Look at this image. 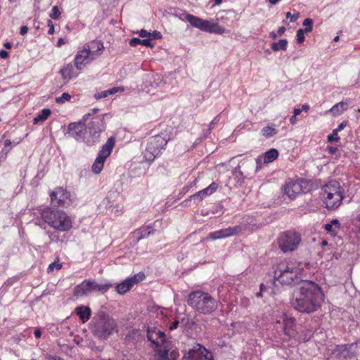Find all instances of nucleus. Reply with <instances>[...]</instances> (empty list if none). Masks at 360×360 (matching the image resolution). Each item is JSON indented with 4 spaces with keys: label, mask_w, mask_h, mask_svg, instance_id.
Returning <instances> with one entry per match:
<instances>
[{
    "label": "nucleus",
    "mask_w": 360,
    "mask_h": 360,
    "mask_svg": "<svg viewBox=\"0 0 360 360\" xmlns=\"http://www.w3.org/2000/svg\"><path fill=\"white\" fill-rule=\"evenodd\" d=\"M323 302V294L318 284L302 281L296 286L291 299L292 307L297 311L311 314L316 311Z\"/></svg>",
    "instance_id": "nucleus-1"
},
{
    "label": "nucleus",
    "mask_w": 360,
    "mask_h": 360,
    "mask_svg": "<svg viewBox=\"0 0 360 360\" xmlns=\"http://www.w3.org/2000/svg\"><path fill=\"white\" fill-rule=\"evenodd\" d=\"M301 269L299 265L288 261H281L274 269V280L282 285H297L301 280L299 277Z\"/></svg>",
    "instance_id": "nucleus-2"
},
{
    "label": "nucleus",
    "mask_w": 360,
    "mask_h": 360,
    "mask_svg": "<svg viewBox=\"0 0 360 360\" xmlns=\"http://www.w3.org/2000/svg\"><path fill=\"white\" fill-rule=\"evenodd\" d=\"M187 303L193 309L203 314H212L218 307V302L213 297L201 290L191 292L188 296Z\"/></svg>",
    "instance_id": "nucleus-3"
},
{
    "label": "nucleus",
    "mask_w": 360,
    "mask_h": 360,
    "mask_svg": "<svg viewBox=\"0 0 360 360\" xmlns=\"http://www.w3.org/2000/svg\"><path fill=\"white\" fill-rule=\"evenodd\" d=\"M118 326L115 319L105 312H100L91 322V331L95 336L107 339L114 333H118Z\"/></svg>",
    "instance_id": "nucleus-4"
},
{
    "label": "nucleus",
    "mask_w": 360,
    "mask_h": 360,
    "mask_svg": "<svg viewBox=\"0 0 360 360\" xmlns=\"http://www.w3.org/2000/svg\"><path fill=\"white\" fill-rule=\"evenodd\" d=\"M43 221L52 228L60 231H68L72 227V221L67 214L53 207H47L40 210Z\"/></svg>",
    "instance_id": "nucleus-5"
},
{
    "label": "nucleus",
    "mask_w": 360,
    "mask_h": 360,
    "mask_svg": "<svg viewBox=\"0 0 360 360\" xmlns=\"http://www.w3.org/2000/svg\"><path fill=\"white\" fill-rule=\"evenodd\" d=\"M321 195L328 210H336L342 202L345 191L338 181H330L323 187Z\"/></svg>",
    "instance_id": "nucleus-6"
},
{
    "label": "nucleus",
    "mask_w": 360,
    "mask_h": 360,
    "mask_svg": "<svg viewBox=\"0 0 360 360\" xmlns=\"http://www.w3.org/2000/svg\"><path fill=\"white\" fill-rule=\"evenodd\" d=\"M168 140L167 134H161L149 138L143 153L146 160L150 162H153L160 154L161 150L164 149Z\"/></svg>",
    "instance_id": "nucleus-7"
},
{
    "label": "nucleus",
    "mask_w": 360,
    "mask_h": 360,
    "mask_svg": "<svg viewBox=\"0 0 360 360\" xmlns=\"http://www.w3.org/2000/svg\"><path fill=\"white\" fill-rule=\"evenodd\" d=\"M185 18L193 27L202 31L214 34L225 32V28L213 20H204L189 13L186 14Z\"/></svg>",
    "instance_id": "nucleus-8"
},
{
    "label": "nucleus",
    "mask_w": 360,
    "mask_h": 360,
    "mask_svg": "<svg viewBox=\"0 0 360 360\" xmlns=\"http://www.w3.org/2000/svg\"><path fill=\"white\" fill-rule=\"evenodd\" d=\"M112 287L111 283H98L95 281L84 280L82 283L75 286L74 289L75 296L88 295L94 292L104 293Z\"/></svg>",
    "instance_id": "nucleus-9"
},
{
    "label": "nucleus",
    "mask_w": 360,
    "mask_h": 360,
    "mask_svg": "<svg viewBox=\"0 0 360 360\" xmlns=\"http://www.w3.org/2000/svg\"><path fill=\"white\" fill-rule=\"evenodd\" d=\"M301 236L295 231H288L280 234L278 238V247L283 252L295 250L301 243Z\"/></svg>",
    "instance_id": "nucleus-10"
},
{
    "label": "nucleus",
    "mask_w": 360,
    "mask_h": 360,
    "mask_svg": "<svg viewBox=\"0 0 360 360\" xmlns=\"http://www.w3.org/2000/svg\"><path fill=\"white\" fill-rule=\"evenodd\" d=\"M114 146L115 139L112 137H110L102 146L101 150L99 151L98 156L91 167L92 172L94 174H99L102 171L104 162L106 158L111 154Z\"/></svg>",
    "instance_id": "nucleus-11"
},
{
    "label": "nucleus",
    "mask_w": 360,
    "mask_h": 360,
    "mask_svg": "<svg viewBox=\"0 0 360 360\" xmlns=\"http://www.w3.org/2000/svg\"><path fill=\"white\" fill-rule=\"evenodd\" d=\"M70 197V193L61 187L56 188L50 194L51 205L58 207H65L69 205Z\"/></svg>",
    "instance_id": "nucleus-12"
},
{
    "label": "nucleus",
    "mask_w": 360,
    "mask_h": 360,
    "mask_svg": "<svg viewBox=\"0 0 360 360\" xmlns=\"http://www.w3.org/2000/svg\"><path fill=\"white\" fill-rule=\"evenodd\" d=\"M182 360H213L212 354L204 347L196 345L184 354Z\"/></svg>",
    "instance_id": "nucleus-13"
},
{
    "label": "nucleus",
    "mask_w": 360,
    "mask_h": 360,
    "mask_svg": "<svg viewBox=\"0 0 360 360\" xmlns=\"http://www.w3.org/2000/svg\"><path fill=\"white\" fill-rule=\"evenodd\" d=\"M105 129V125L103 115L94 116L91 118L88 125V129L92 137L93 142H96L98 140L101 132L103 131Z\"/></svg>",
    "instance_id": "nucleus-14"
},
{
    "label": "nucleus",
    "mask_w": 360,
    "mask_h": 360,
    "mask_svg": "<svg viewBox=\"0 0 360 360\" xmlns=\"http://www.w3.org/2000/svg\"><path fill=\"white\" fill-rule=\"evenodd\" d=\"M91 113L85 114L83 119L78 122H72L68 125V131L67 134L77 141H79L83 138V130L85 125V122L89 119Z\"/></svg>",
    "instance_id": "nucleus-15"
},
{
    "label": "nucleus",
    "mask_w": 360,
    "mask_h": 360,
    "mask_svg": "<svg viewBox=\"0 0 360 360\" xmlns=\"http://www.w3.org/2000/svg\"><path fill=\"white\" fill-rule=\"evenodd\" d=\"M145 275L142 273L135 274L132 277L127 278L115 287V290L120 295H124L128 292L135 284L142 281Z\"/></svg>",
    "instance_id": "nucleus-16"
},
{
    "label": "nucleus",
    "mask_w": 360,
    "mask_h": 360,
    "mask_svg": "<svg viewBox=\"0 0 360 360\" xmlns=\"http://www.w3.org/2000/svg\"><path fill=\"white\" fill-rule=\"evenodd\" d=\"M243 231L240 226H235L233 227H228L226 229H221L210 234V238L213 240L221 239L226 237L233 236L238 234Z\"/></svg>",
    "instance_id": "nucleus-17"
},
{
    "label": "nucleus",
    "mask_w": 360,
    "mask_h": 360,
    "mask_svg": "<svg viewBox=\"0 0 360 360\" xmlns=\"http://www.w3.org/2000/svg\"><path fill=\"white\" fill-rule=\"evenodd\" d=\"M83 48L89 53L91 58L95 60L99 57L104 49L103 43L98 40H93L84 45Z\"/></svg>",
    "instance_id": "nucleus-18"
},
{
    "label": "nucleus",
    "mask_w": 360,
    "mask_h": 360,
    "mask_svg": "<svg viewBox=\"0 0 360 360\" xmlns=\"http://www.w3.org/2000/svg\"><path fill=\"white\" fill-rule=\"evenodd\" d=\"M147 337L148 340L157 347H164L167 345L165 339V334L160 330L148 328Z\"/></svg>",
    "instance_id": "nucleus-19"
},
{
    "label": "nucleus",
    "mask_w": 360,
    "mask_h": 360,
    "mask_svg": "<svg viewBox=\"0 0 360 360\" xmlns=\"http://www.w3.org/2000/svg\"><path fill=\"white\" fill-rule=\"evenodd\" d=\"M94 60L89 53L84 48L79 51L75 58V65L79 70H82L86 65Z\"/></svg>",
    "instance_id": "nucleus-20"
},
{
    "label": "nucleus",
    "mask_w": 360,
    "mask_h": 360,
    "mask_svg": "<svg viewBox=\"0 0 360 360\" xmlns=\"http://www.w3.org/2000/svg\"><path fill=\"white\" fill-rule=\"evenodd\" d=\"M302 191V186L300 183L292 180L288 181L284 188L285 194L290 199H295L297 195Z\"/></svg>",
    "instance_id": "nucleus-21"
},
{
    "label": "nucleus",
    "mask_w": 360,
    "mask_h": 360,
    "mask_svg": "<svg viewBox=\"0 0 360 360\" xmlns=\"http://www.w3.org/2000/svg\"><path fill=\"white\" fill-rule=\"evenodd\" d=\"M217 188V184L214 182L212 183L208 187L198 191V193L190 196L187 200H194L198 203L200 202L205 197L212 194Z\"/></svg>",
    "instance_id": "nucleus-22"
},
{
    "label": "nucleus",
    "mask_w": 360,
    "mask_h": 360,
    "mask_svg": "<svg viewBox=\"0 0 360 360\" xmlns=\"http://www.w3.org/2000/svg\"><path fill=\"white\" fill-rule=\"evenodd\" d=\"M356 344L338 345L335 350V354L340 358H352L354 356L353 348L356 347Z\"/></svg>",
    "instance_id": "nucleus-23"
},
{
    "label": "nucleus",
    "mask_w": 360,
    "mask_h": 360,
    "mask_svg": "<svg viewBox=\"0 0 360 360\" xmlns=\"http://www.w3.org/2000/svg\"><path fill=\"white\" fill-rule=\"evenodd\" d=\"M163 349L157 350L158 360H176L179 357V352L176 349L169 350L167 349V345L162 347Z\"/></svg>",
    "instance_id": "nucleus-24"
},
{
    "label": "nucleus",
    "mask_w": 360,
    "mask_h": 360,
    "mask_svg": "<svg viewBox=\"0 0 360 360\" xmlns=\"http://www.w3.org/2000/svg\"><path fill=\"white\" fill-rule=\"evenodd\" d=\"M141 339V331L138 329H133L125 335L124 343L135 345Z\"/></svg>",
    "instance_id": "nucleus-25"
},
{
    "label": "nucleus",
    "mask_w": 360,
    "mask_h": 360,
    "mask_svg": "<svg viewBox=\"0 0 360 360\" xmlns=\"http://www.w3.org/2000/svg\"><path fill=\"white\" fill-rule=\"evenodd\" d=\"M348 101H341L334 105L329 112L334 116H338L342 114L348 108Z\"/></svg>",
    "instance_id": "nucleus-26"
},
{
    "label": "nucleus",
    "mask_w": 360,
    "mask_h": 360,
    "mask_svg": "<svg viewBox=\"0 0 360 360\" xmlns=\"http://www.w3.org/2000/svg\"><path fill=\"white\" fill-rule=\"evenodd\" d=\"M76 314L79 316L82 323H86L91 316V309L86 306H79L75 309Z\"/></svg>",
    "instance_id": "nucleus-27"
},
{
    "label": "nucleus",
    "mask_w": 360,
    "mask_h": 360,
    "mask_svg": "<svg viewBox=\"0 0 360 360\" xmlns=\"http://www.w3.org/2000/svg\"><path fill=\"white\" fill-rule=\"evenodd\" d=\"M60 73L63 79H70L77 76L75 72L74 66L72 64H68L60 70Z\"/></svg>",
    "instance_id": "nucleus-28"
},
{
    "label": "nucleus",
    "mask_w": 360,
    "mask_h": 360,
    "mask_svg": "<svg viewBox=\"0 0 360 360\" xmlns=\"http://www.w3.org/2000/svg\"><path fill=\"white\" fill-rule=\"evenodd\" d=\"M278 156V151L275 148H271L264 153L263 162L270 163L275 160Z\"/></svg>",
    "instance_id": "nucleus-29"
},
{
    "label": "nucleus",
    "mask_w": 360,
    "mask_h": 360,
    "mask_svg": "<svg viewBox=\"0 0 360 360\" xmlns=\"http://www.w3.org/2000/svg\"><path fill=\"white\" fill-rule=\"evenodd\" d=\"M51 111L49 108L43 109L33 120L34 124L44 122L51 115Z\"/></svg>",
    "instance_id": "nucleus-30"
},
{
    "label": "nucleus",
    "mask_w": 360,
    "mask_h": 360,
    "mask_svg": "<svg viewBox=\"0 0 360 360\" xmlns=\"http://www.w3.org/2000/svg\"><path fill=\"white\" fill-rule=\"evenodd\" d=\"M139 44H142L147 47H153L150 39H140L139 38H132L129 41V45L131 46H136Z\"/></svg>",
    "instance_id": "nucleus-31"
},
{
    "label": "nucleus",
    "mask_w": 360,
    "mask_h": 360,
    "mask_svg": "<svg viewBox=\"0 0 360 360\" xmlns=\"http://www.w3.org/2000/svg\"><path fill=\"white\" fill-rule=\"evenodd\" d=\"M288 40L280 39L278 42H274L271 45V49L274 51H278L280 50L285 51L287 49Z\"/></svg>",
    "instance_id": "nucleus-32"
},
{
    "label": "nucleus",
    "mask_w": 360,
    "mask_h": 360,
    "mask_svg": "<svg viewBox=\"0 0 360 360\" xmlns=\"http://www.w3.org/2000/svg\"><path fill=\"white\" fill-rule=\"evenodd\" d=\"M262 132L264 137L270 138L274 136L277 133V131L274 127L267 125L262 129Z\"/></svg>",
    "instance_id": "nucleus-33"
},
{
    "label": "nucleus",
    "mask_w": 360,
    "mask_h": 360,
    "mask_svg": "<svg viewBox=\"0 0 360 360\" xmlns=\"http://www.w3.org/2000/svg\"><path fill=\"white\" fill-rule=\"evenodd\" d=\"M295 321V319L292 317L289 316L287 314H283V322L284 324V328L286 330L287 328H291L292 326L294 325Z\"/></svg>",
    "instance_id": "nucleus-34"
},
{
    "label": "nucleus",
    "mask_w": 360,
    "mask_h": 360,
    "mask_svg": "<svg viewBox=\"0 0 360 360\" xmlns=\"http://www.w3.org/2000/svg\"><path fill=\"white\" fill-rule=\"evenodd\" d=\"M155 230L151 226H147L140 231V237L139 240L148 238L154 233Z\"/></svg>",
    "instance_id": "nucleus-35"
},
{
    "label": "nucleus",
    "mask_w": 360,
    "mask_h": 360,
    "mask_svg": "<svg viewBox=\"0 0 360 360\" xmlns=\"http://www.w3.org/2000/svg\"><path fill=\"white\" fill-rule=\"evenodd\" d=\"M303 26L305 27L304 31L308 33L312 31L313 29V20L311 18H306L302 23Z\"/></svg>",
    "instance_id": "nucleus-36"
},
{
    "label": "nucleus",
    "mask_w": 360,
    "mask_h": 360,
    "mask_svg": "<svg viewBox=\"0 0 360 360\" xmlns=\"http://www.w3.org/2000/svg\"><path fill=\"white\" fill-rule=\"evenodd\" d=\"M354 225L355 227L356 237L360 240V214L356 217Z\"/></svg>",
    "instance_id": "nucleus-37"
},
{
    "label": "nucleus",
    "mask_w": 360,
    "mask_h": 360,
    "mask_svg": "<svg viewBox=\"0 0 360 360\" xmlns=\"http://www.w3.org/2000/svg\"><path fill=\"white\" fill-rule=\"evenodd\" d=\"M60 11H59L58 9V7L57 6H54L53 8H52V10H51V13L49 14V17L51 18V19H53V20H57L58 19L60 15Z\"/></svg>",
    "instance_id": "nucleus-38"
},
{
    "label": "nucleus",
    "mask_w": 360,
    "mask_h": 360,
    "mask_svg": "<svg viewBox=\"0 0 360 360\" xmlns=\"http://www.w3.org/2000/svg\"><path fill=\"white\" fill-rule=\"evenodd\" d=\"M71 99V96L68 93H63L61 96L56 98V101L58 103H63Z\"/></svg>",
    "instance_id": "nucleus-39"
},
{
    "label": "nucleus",
    "mask_w": 360,
    "mask_h": 360,
    "mask_svg": "<svg viewBox=\"0 0 360 360\" xmlns=\"http://www.w3.org/2000/svg\"><path fill=\"white\" fill-rule=\"evenodd\" d=\"M304 32H305V31L302 29H299L297 31L296 37H297V41L299 44L304 42V41L305 39Z\"/></svg>",
    "instance_id": "nucleus-40"
},
{
    "label": "nucleus",
    "mask_w": 360,
    "mask_h": 360,
    "mask_svg": "<svg viewBox=\"0 0 360 360\" xmlns=\"http://www.w3.org/2000/svg\"><path fill=\"white\" fill-rule=\"evenodd\" d=\"M62 268V264L61 263H59V262H52L51 264H49L48 269H47V271L48 272H51L54 270V269H60Z\"/></svg>",
    "instance_id": "nucleus-41"
},
{
    "label": "nucleus",
    "mask_w": 360,
    "mask_h": 360,
    "mask_svg": "<svg viewBox=\"0 0 360 360\" xmlns=\"http://www.w3.org/2000/svg\"><path fill=\"white\" fill-rule=\"evenodd\" d=\"M161 84L165 85V83L162 82V80H161L160 76L157 75V76L153 77V82H151V85L153 87L156 88Z\"/></svg>",
    "instance_id": "nucleus-42"
},
{
    "label": "nucleus",
    "mask_w": 360,
    "mask_h": 360,
    "mask_svg": "<svg viewBox=\"0 0 360 360\" xmlns=\"http://www.w3.org/2000/svg\"><path fill=\"white\" fill-rule=\"evenodd\" d=\"M338 132H335V129L333 130L332 133L329 134L327 137L328 142L338 141L340 140V137L338 135Z\"/></svg>",
    "instance_id": "nucleus-43"
},
{
    "label": "nucleus",
    "mask_w": 360,
    "mask_h": 360,
    "mask_svg": "<svg viewBox=\"0 0 360 360\" xmlns=\"http://www.w3.org/2000/svg\"><path fill=\"white\" fill-rule=\"evenodd\" d=\"M285 16H286V18H290V22H294L298 19L299 13L292 15V14H291L290 12H287L285 13Z\"/></svg>",
    "instance_id": "nucleus-44"
},
{
    "label": "nucleus",
    "mask_w": 360,
    "mask_h": 360,
    "mask_svg": "<svg viewBox=\"0 0 360 360\" xmlns=\"http://www.w3.org/2000/svg\"><path fill=\"white\" fill-rule=\"evenodd\" d=\"M324 229L327 231V233H329L330 234H335L336 233V230L333 229V226L330 223L325 224Z\"/></svg>",
    "instance_id": "nucleus-45"
},
{
    "label": "nucleus",
    "mask_w": 360,
    "mask_h": 360,
    "mask_svg": "<svg viewBox=\"0 0 360 360\" xmlns=\"http://www.w3.org/2000/svg\"><path fill=\"white\" fill-rule=\"evenodd\" d=\"M139 34L141 37H148V39H150L151 37V33L150 32H148L147 30H141L139 32Z\"/></svg>",
    "instance_id": "nucleus-46"
},
{
    "label": "nucleus",
    "mask_w": 360,
    "mask_h": 360,
    "mask_svg": "<svg viewBox=\"0 0 360 360\" xmlns=\"http://www.w3.org/2000/svg\"><path fill=\"white\" fill-rule=\"evenodd\" d=\"M108 95V92H107V90L106 91H101V92H98L95 94V98L96 99H100V98H105L107 97Z\"/></svg>",
    "instance_id": "nucleus-47"
},
{
    "label": "nucleus",
    "mask_w": 360,
    "mask_h": 360,
    "mask_svg": "<svg viewBox=\"0 0 360 360\" xmlns=\"http://www.w3.org/2000/svg\"><path fill=\"white\" fill-rule=\"evenodd\" d=\"M347 124V121H343L342 122L336 129H335V132H339L342 130H343L345 129V127H346V125Z\"/></svg>",
    "instance_id": "nucleus-48"
},
{
    "label": "nucleus",
    "mask_w": 360,
    "mask_h": 360,
    "mask_svg": "<svg viewBox=\"0 0 360 360\" xmlns=\"http://www.w3.org/2000/svg\"><path fill=\"white\" fill-rule=\"evenodd\" d=\"M219 120V117L217 116L214 118V120L210 123L208 131H211L214 127L216 123H217Z\"/></svg>",
    "instance_id": "nucleus-49"
},
{
    "label": "nucleus",
    "mask_w": 360,
    "mask_h": 360,
    "mask_svg": "<svg viewBox=\"0 0 360 360\" xmlns=\"http://www.w3.org/2000/svg\"><path fill=\"white\" fill-rule=\"evenodd\" d=\"M48 26L49 27V30L48 31L49 34H53L54 33V25L51 20H48Z\"/></svg>",
    "instance_id": "nucleus-50"
},
{
    "label": "nucleus",
    "mask_w": 360,
    "mask_h": 360,
    "mask_svg": "<svg viewBox=\"0 0 360 360\" xmlns=\"http://www.w3.org/2000/svg\"><path fill=\"white\" fill-rule=\"evenodd\" d=\"M33 223L37 225V226H39L43 229H45L46 226H45V224H46L44 221H41L39 219H34L33 220Z\"/></svg>",
    "instance_id": "nucleus-51"
},
{
    "label": "nucleus",
    "mask_w": 360,
    "mask_h": 360,
    "mask_svg": "<svg viewBox=\"0 0 360 360\" xmlns=\"http://www.w3.org/2000/svg\"><path fill=\"white\" fill-rule=\"evenodd\" d=\"M263 162V156H259L257 159H256V162H257V170H258L259 169H260L262 167V162Z\"/></svg>",
    "instance_id": "nucleus-52"
},
{
    "label": "nucleus",
    "mask_w": 360,
    "mask_h": 360,
    "mask_svg": "<svg viewBox=\"0 0 360 360\" xmlns=\"http://www.w3.org/2000/svg\"><path fill=\"white\" fill-rule=\"evenodd\" d=\"M330 224H332V226H335L336 229L338 230L340 229V221L338 220V219H333L330 222Z\"/></svg>",
    "instance_id": "nucleus-53"
},
{
    "label": "nucleus",
    "mask_w": 360,
    "mask_h": 360,
    "mask_svg": "<svg viewBox=\"0 0 360 360\" xmlns=\"http://www.w3.org/2000/svg\"><path fill=\"white\" fill-rule=\"evenodd\" d=\"M151 37L153 39H158L162 37V34L160 32L154 31L153 33H151Z\"/></svg>",
    "instance_id": "nucleus-54"
},
{
    "label": "nucleus",
    "mask_w": 360,
    "mask_h": 360,
    "mask_svg": "<svg viewBox=\"0 0 360 360\" xmlns=\"http://www.w3.org/2000/svg\"><path fill=\"white\" fill-rule=\"evenodd\" d=\"M8 151H9V150H1V152L0 153V161L1 160H5L6 159L7 153H8Z\"/></svg>",
    "instance_id": "nucleus-55"
},
{
    "label": "nucleus",
    "mask_w": 360,
    "mask_h": 360,
    "mask_svg": "<svg viewBox=\"0 0 360 360\" xmlns=\"http://www.w3.org/2000/svg\"><path fill=\"white\" fill-rule=\"evenodd\" d=\"M8 57V53L5 50L0 51V58L6 59Z\"/></svg>",
    "instance_id": "nucleus-56"
},
{
    "label": "nucleus",
    "mask_w": 360,
    "mask_h": 360,
    "mask_svg": "<svg viewBox=\"0 0 360 360\" xmlns=\"http://www.w3.org/2000/svg\"><path fill=\"white\" fill-rule=\"evenodd\" d=\"M28 32V27L27 26H22L20 27V34L21 35H25V34H27Z\"/></svg>",
    "instance_id": "nucleus-57"
},
{
    "label": "nucleus",
    "mask_w": 360,
    "mask_h": 360,
    "mask_svg": "<svg viewBox=\"0 0 360 360\" xmlns=\"http://www.w3.org/2000/svg\"><path fill=\"white\" fill-rule=\"evenodd\" d=\"M179 323V321H174V322H173V323H172V324L169 326V329H170L171 330H173L176 329V328L178 327Z\"/></svg>",
    "instance_id": "nucleus-58"
},
{
    "label": "nucleus",
    "mask_w": 360,
    "mask_h": 360,
    "mask_svg": "<svg viewBox=\"0 0 360 360\" xmlns=\"http://www.w3.org/2000/svg\"><path fill=\"white\" fill-rule=\"evenodd\" d=\"M264 288H265L264 285L262 283L260 285V290H259V292L256 293V297H261L262 296V291L264 290Z\"/></svg>",
    "instance_id": "nucleus-59"
},
{
    "label": "nucleus",
    "mask_w": 360,
    "mask_h": 360,
    "mask_svg": "<svg viewBox=\"0 0 360 360\" xmlns=\"http://www.w3.org/2000/svg\"><path fill=\"white\" fill-rule=\"evenodd\" d=\"M122 211V207H120V205L115 206L112 210V212H115V214H117Z\"/></svg>",
    "instance_id": "nucleus-60"
},
{
    "label": "nucleus",
    "mask_w": 360,
    "mask_h": 360,
    "mask_svg": "<svg viewBox=\"0 0 360 360\" xmlns=\"http://www.w3.org/2000/svg\"><path fill=\"white\" fill-rule=\"evenodd\" d=\"M328 150L330 154H335L337 152L338 148L336 147L330 146Z\"/></svg>",
    "instance_id": "nucleus-61"
},
{
    "label": "nucleus",
    "mask_w": 360,
    "mask_h": 360,
    "mask_svg": "<svg viewBox=\"0 0 360 360\" xmlns=\"http://www.w3.org/2000/svg\"><path fill=\"white\" fill-rule=\"evenodd\" d=\"M117 88H112L110 89L107 90L108 95H112L117 92Z\"/></svg>",
    "instance_id": "nucleus-62"
},
{
    "label": "nucleus",
    "mask_w": 360,
    "mask_h": 360,
    "mask_svg": "<svg viewBox=\"0 0 360 360\" xmlns=\"http://www.w3.org/2000/svg\"><path fill=\"white\" fill-rule=\"evenodd\" d=\"M34 335L35 338H39L41 336V333L40 330L37 329L34 330Z\"/></svg>",
    "instance_id": "nucleus-63"
},
{
    "label": "nucleus",
    "mask_w": 360,
    "mask_h": 360,
    "mask_svg": "<svg viewBox=\"0 0 360 360\" xmlns=\"http://www.w3.org/2000/svg\"><path fill=\"white\" fill-rule=\"evenodd\" d=\"M285 31V27H280L278 30V34L283 35Z\"/></svg>",
    "instance_id": "nucleus-64"
}]
</instances>
